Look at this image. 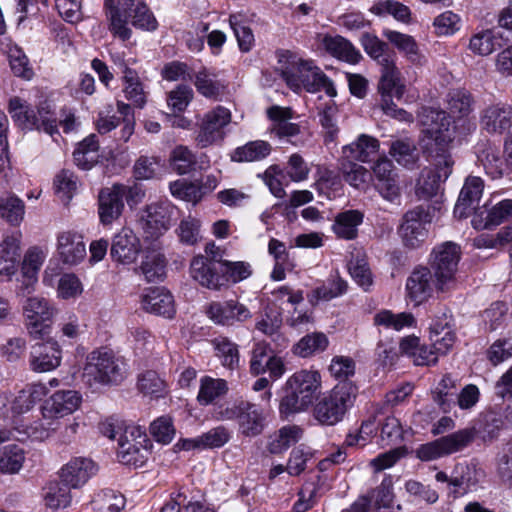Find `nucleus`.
<instances>
[{"mask_svg":"<svg viewBox=\"0 0 512 512\" xmlns=\"http://www.w3.org/2000/svg\"><path fill=\"white\" fill-rule=\"evenodd\" d=\"M322 45L327 53L350 64H356L362 58L361 53L346 38L336 35H325Z\"/></svg>","mask_w":512,"mask_h":512,"instance_id":"4c0bfd02","label":"nucleus"},{"mask_svg":"<svg viewBox=\"0 0 512 512\" xmlns=\"http://www.w3.org/2000/svg\"><path fill=\"white\" fill-rule=\"evenodd\" d=\"M229 24L242 52H249L254 45V35L243 14H231Z\"/></svg>","mask_w":512,"mask_h":512,"instance_id":"5fc2aeb1","label":"nucleus"},{"mask_svg":"<svg viewBox=\"0 0 512 512\" xmlns=\"http://www.w3.org/2000/svg\"><path fill=\"white\" fill-rule=\"evenodd\" d=\"M287 85L295 92L305 89L309 93L324 90L333 98L337 95L333 81L313 61L299 60L291 68L283 71Z\"/></svg>","mask_w":512,"mask_h":512,"instance_id":"6e6552de","label":"nucleus"},{"mask_svg":"<svg viewBox=\"0 0 512 512\" xmlns=\"http://www.w3.org/2000/svg\"><path fill=\"white\" fill-rule=\"evenodd\" d=\"M390 155L404 167H412L417 161L416 147L408 139L394 141L390 147Z\"/></svg>","mask_w":512,"mask_h":512,"instance_id":"e2e57ef3","label":"nucleus"},{"mask_svg":"<svg viewBox=\"0 0 512 512\" xmlns=\"http://www.w3.org/2000/svg\"><path fill=\"white\" fill-rule=\"evenodd\" d=\"M372 169L375 177V189L383 199L391 203L398 201L401 191L393 163L387 158H382L374 164Z\"/></svg>","mask_w":512,"mask_h":512,"instance_id":"f3484780","label":"nucleus"},{"mask_svg":"<svg viewBox=\"0 0 512 512\" xmlns=\"http://www.w3.org/2000/svg\"><path fill=\"white\" fill-rule=\"evenodd\" d=\"M314 400L315 399L306 396V394L298 388H295L286 382L284 387V396L279 404V413L281 418L289 419V417L294 416L295 414L307 411L313 404Z\"/></svg>","mask_w":512,"mask_h":512,"instance_id":"7c9ffc66","label":"nucleus"},{"mask_svg":"<svg viewBox=\"0 0 512 512\" xmlns=\"http://www.w3.org/2000/svg\"><path fill=\"white\" fill-rule=\"evenodd\" d=\"M215 418L220 421H237L239 432L245 437H256L265 428L263 410L257 404L244 399L217 406Z\"/></svg>","mask_w":512,"mask_h":512,"instance_id":"0eeeda50","label":"nucleus"},{"mask_svg":"<svg viewBox=\"0 0 512 512\" xmlns=\"http://www.w3.org/2000/svg\"><path fill=\"white\" fill-rule=\"evenodd\" d=\"M357 387L349 381H341L320 397L313 409L314 418L322 425L333 426L344 418L354 404Z\"/></svg>","mask_w":512,"mask_h":512,"instance_id":"39448f33","label":"nucleus"},{"mask_svg":"<svg viewBox=\"0 0 512 512\" xmlns=\"http://www.w3.org/2000/svg\"><path fill=\"white\" fill-rule=\"evenodd\" d=\"M484 188L480 177H468L460 191L454 207V215L457 218H466L471 211L477 209Z\"/></svg>","mask_w":512,"mask_h":512,"instance_id":"393cba45","label":"nucleus"},{"mask_svg":"<svg viewBox=\"0 0 512 512\" xmlns=\"http://www.w3.org/2000/svg\"><path fill=\"white\" fill-rule=\"evenodd\" d=\"M496 473L502 483L512 486V440L503 446L497 456Z\"/></svg>","mask_w":512,"mask_h":512,"instance_id":"774afa93","label":"nucleus"},{"mask_svg":"<svg viewBox=\"0 0 512 512\" xmlns=\"http://www.w3.org/2000/svg\"><path fill=\"white\" fill-rule=\"evenodd\" d=\"M293 111L288 107L273 105L267 109V117L272 121V132L279 137H292L300 132L299 126L290 122Z\"/></svg>","mask_w":512,"mask_h":512,"instance_id":"ea45409f","label":"nucleus"},{"mask_svg":"<svg viewBox=\"0 0 512 512\" xmlns=\"http://www.w3.org/2000/svg\"><path fill=\"white\" fill-rule=\"evenodd\" d=\"M28 333L34 339L43 338L48 334L45 322L52 320L58 310L44 297H29L23 306Z\"/></svg>","mask_w":512,"mask_h":512,"instance_id":"ddd939ff","label":"nucleus"},{"mask_svg":"<svg viewBox=\"0 0 512 512\" xmlns=\"http://www.w3.org/2000/svg\"><path fill=\"white\" fill-rule=\"evenodd\" d=\"M126 7L127 26L129 23L136 29L155 31L158 22L149 7L142 0H123Z\"/></svg>","mask_w":512,"mask_h":512,"instance_id":"c85d7f7f","label":"nucleus"},{"mask_svg":"<svg viewBox=\"0 0 512 512\" xmlns=\"http://www.w3.org/2000/svg\"><path fill=\"white\" fill-rule=\"evenodd\" d=\"M25 214L23 201L15 195H5L0 198V216L9 224L17 226Z\"/></svg>","mask_w":512,"mask_h":512,"instance_id":"6e6d98bb","label":"nucleus"},{"mask_svg":"<svg viewBox=\"0 0 512 512\" xmlns=\"http://www.w3.org/2000/svg\"><path fill=\"white\" fill-rule=\"evenodd\" d=\"M20 262L19 239L16 236H7L0 244V274L13 275Z\"/></svg>","mask_w":512,"mask_h":512,"instance_id":"79ce46f5","label":"nucleus"},{"mask_svg":"<svg viewBox=\"0 0 512 512\" xmlns=\"http://www.w3.org/2000/svg\"><path fill=\"white\" fill-rule=\"evenodd\" d=\"M99 142L95 134L84 138L73 152L76 166L82 170H90L99 158Z\"/></svg>","mask_w":512,"mask_h":512,"instance_id":"37998d69","label":"nucleus"},{"mask_svg":"<svg viewBox=\"0 0 512 512\" xmlns=\"http://www.w3.org/2000/svg\"><path fill=\"white\" fill-rule=\"evenodd\" d=\"M415 323V317L409 312L395 314L390 310H382L374 316L375 325L396 331H400L405 327H413Z\"/></svg>","mask_w":512,"mask_h":512,"instance_id":"603ef678","label":"nucleus"},{"mask_svg":"<svg viewBox=\"0 0 512 512\" xmlns=\"http://www.w3.org/2000/svg\"><path fill=\"white\" fill-rule=\"evenodd\" d=\"M123 0H104V9L109 22V31L113 36L126 41L131 38L132 30L127 26L126 7L122 5Z\"/></svg>","mask_w":512,"mask_h":512,"instance_id":"473e14b6","label":"nucleus"},{"mask_svg":"<svg viewBox=\"0 0 512 512\" xmlns=\"http://www.w3.org/2000/svg\"><path fill=\"white\" fill-rule=\"evenodd\" d=\"M434 288H437L436 278L428 267L415 268L406 281L407 295L415 305L431 297Z\"/></svg>","mask_w":512,"mask_h":512,"instance_id":"412c9836","label":"nucleus"},{"mask_svg":"<svg viewBox=\"0 0 512 512\" xmlns=\"http://www.w3.org/2000/svg\"><path fill=\"white\" fill-rule=\"evenodd\" d=\"M216 356L224 367L234 370L239 367L240 357L238 345L226 337H217L212 341Z\"/></svg>","mask_w":512,"mask_h":512,"instance_id":"864d4df0","label":"nucleus"},{"mask_svg":"<svg viewBox=\"0 0 512 512\" xmlns=\"http://www.w3.org/2000/svg\"><path fill=\"white\" fill-rule=\"evenodd\" d=\"M196 90L206 98L217 99L224 90V84L215 78V75L208 69L202 68L198 71L193 80Z\"/></svg>","mask_w":512,"mask_h":512,"instance_id":"3c124183","label":"nucleus"},{"mask_svg":"<svg viewBox=\"0 0 512 512\" xmlns=\"http://www.w3.org/2000/svg\"><path fill=\"white\" fill-rule=\"evenodd\" d=\"M380 79L378 82V92L381 96V100L402 99L406 86L401 82L400 71L396 66V63H391L380 68Z\"/></svg>","mask_w":512,"mask_h":512,"instance_id":"c756f323","label":"nucleus"},{"mask_svg":"<svg viewBox=\"0 0 512 512\" xmlns=\"http://www.w3.org/2000/svg\"><path fill=\"white\" fill-rule=\"evenodd\" d=\"M57 251L63 263L76 265L86 257L83 237L71 231L62 232L57 238Z\"/></svg>","mask_w":512,"mask_h":512,"instance_id":"a878e982","label":"nucleus"},{"mask_svg":"<svg viewBox=\"0 0 512 512\" xmlns=\"http://www.w3.org/2000/svg\"><path fill=\"white\" fill-rule=\"evenodd\" d=\"M8 112L22 129L43 131L50 136L58 134L57 119L51 104L41 102L35 111L26 100L12 97L8 103Z\"/></svg>","mask_w":512,"mask_h":512,"instance_id":"423d86ee","label":"nucleus"},{"mask_svg":"<svg viewBox=\"0 0 512 512\" xmlns=\"http://www.w3.org/2000/svg\"><path fill=\"white\" fill-rule=\"evenodd\" d=\"M460 255V246L450 241L444 242L432 250L429 269L434 273L438 290L444 291L445 285L453 280Z\"/></svg>","mask_w":512,"mask_h":512,"instance_id":"9b49d317","label":"nucleus"},{"mask_svg":"<svg viewBox=\"0 0 512 512\" xmlns=\"http://www.w3.org/2000/svg\"><path fill=\"white\" fill-rule=\"evenodd\" d=\"M142 250L141 242L135 232L123 227L112 239L110 256L113 261L123 264H133Z\"/></svg>","mask_w":512,"mask_h":512,"instance_id":"2eb2a0df","label":"nucleus"},{"mask_svg":"<svg viewBox=\"0 0 512 512\" xmlns=\"http://www.w3.org/2000/svg\"><path fill=\"white\" fill-rule=\"evenodd\" d=\"M171 194L181 200L192 203L193 205L201 201L204 196L202 187L199 183L188 182L184 179L171 182L169 185Z\"/></svg>","mask_w":512,"mask_h":512,"instance_id":"13d9d810","label":"nucleus"},{"mask_svg":"<svg viewBox=\"0 0 512 512\" xmlns=\"http://www.w3.org/2000/svg\"><path fill=\"white\" fill-rule=\"evenodd\" d=\"M45 259L44 252L34 247L30 249L25 255L23 265H22V273L26 287L33 284L37 280V273L41 268Z\"/></svg>","mask_w":512,"mask_h":512,"instance_id":"052dcab7","label":"nucleus"},{"mask_svg":"<svg viewBox=\"0 0 512 512\" xmlns=\"http://www.w3.org/2000/svg\"><path fill=\"white\" fill-rule=\"evenodd\" d=\"M141 303L143 309L149 313L167 318L173 317L175 313L173 296L164 288L156 287L149 289L142 296Z\"/></svg>","mask_w":512,"mask_h":512,"instance_id":"cd10ccee","label":"nucleus"},{"mask_svg":"<svg viewBox=\"0 0 512 512\" xmlns=\"http://www.w3.org/2000/svg\"><path fill=\"white\" fill-rule=\"evenodd\" d=\"M475 436L476 431L474 428H464L438 439L444 455L447 456L468 447L474 441Z\"/></svg>","mask_w":512,"mask_h":512,"instance_id":"09e8293b","label":"nucleus"},{"mask_svg":"<svg viewBox=\"0 0 512 512\" xmlns=\"http://www.w3.org/2000/svg\"><path fill=\"white\" fill-rule=\"evenodd\" d=\"M62 359V350L58 342L49 339L45 342L36 343L30 352V367L35 372H49L56 369Z\"/></svg>","mask_w":512,"mask_h":512,"instance_id":"6ab92c4d","label":"nucleus"},{"mask_svg":"<svg viewBox=\"0 0 512 512\" xmlns=\"http://www.w3.org/2000/svg\"><path fill=\"white\" fill-rule=\"evenodd\" d=\"M433 215L430 206L419 205L407 211L399 227V234L405 247L417 249L428 237V226Z\"/></svg>","mask_w":512,"mask_h":512,"instance_id":"9d476101","label":"nucleus"},{"mask_svg":"<svg viewBox=\"0 0 512 512\" xmlns=\"http://www.w3.org/2000/svg\"><path fill=\"white\" fill-rule=\"evenodd\" d=\"M360 42L364 51L378 63L380 68L395 62L391 55L387 53V43L380 40L377 36L364 33L361 36Z\"/></svg>","mask_w":512,"mask_h":512,"instance_id":"8fccbe9b","label":"nucleus"},{"mask_svg":"<svg viewBox=\"0 0 512 512\" xmlns=\"http://www.w3.org/2000/svg\"><path fill=\"white\" fill-rule=\"evenodd\" d=\"M351 277L367 291L372 285V275L364 255L353 256L348 265Z\"/></svg>","mask_w":512,"mask_h":512,"instance_id":"0e129e2a","label":"nucleus"},{"mask_svg":"<svg viewBox=\"0 0 512 512\" xmlns=\"http://www.w3.org/2000/svg\"><path fill=\"white\" fill-rule=\"evenodd\" d=\"M176 207L169 201L153 202L142 211L140 224L147 238L157 239L166 233L174 220Z\"/></svg>","mask_w":512,"mask_h":512,"instance_id":"f8f14e48","label":"nucleus"},{"mask_svg":"<svg viewBox=\"0 0 512 512\" xmlns=\"http://www.w3.org/2000/svg\"><path fill=\"white\" fill-rule=\"evenodd\" d=\"M313 458L312 450L304 445L292 449L286 465V471L291 476H298L305 471L307 463Z\"/></svg>","mask_w":512,"mask_h":512,"instance_id":"69168bd1","label":"nucleus"},{"mask_svg":"<svg viewBox=\"0 0 512 512\" xmlns=\"http://www.w3.org/2000/svg\"><path fill=\"white\" fill-rule=\"evenodd\" d=\"M363 218V213L358 210L341 212L335 217L332 229L339 238L355 239L358 235V226L363 222Z\"/></svg>","mask_w":512,"mask_h":512,"instance_id":"a19ab883","label":"nucleus"},{"mask_svg":"<svg viewBox=\"0 0 512 512\" xmlns=\"http://www.w3.org/2000/svg\"><path fill=\"white\" fill-rule=\"evenodd\" d=\"M71 487L61 482L50 483L45 494L46 505L52 509H64L71 503Z\"/></svg>","mask_w":512,"mask_h":512,"instance_id":"bf43d9fd","label":"nucleus"},{"mask_svg":"<svg viewBox=\"0 0 512 512\" xmlns=\"http://www.w3.org/2000/svg\"><path fill=\"white\" fill-rule=\"evenodd\" d=\"M82 397L75 390H59L51 394L41 405L42 420L30 427L34 438L44 440L57 429L58 419L75 412L81 404Z\"/></svg>","mask_w":512,"mask_h":512,"instance_id":"7ed1b4c3","label":"nucleus"},{"mask_svg":"<svg viewBox=\"0 0 512 512\" xmlns=\"http://www.w3.org/2000/svg\"><path fill=\"white\" fill-rule=\"evenodd\" d=\"M220 262H211L204 256L194 257L190 265L192 278L204 287L218 290L223 286Z\"/></svg>","mask_w":512,"mask_h":512,"instance_id":"b1692460","label":"nucleus"},{"mask_svg":"<svg viewBox=\"0 0 512 512\" xmlns=\"http://www.w3.org/2000/svg\"><path fill=\"white\" fill-rule=\"evenodd\" d=\"M482 214L483 212H480V214L473 217L472 224L475 228L488 229L492 226H497L512 216V200L505 199L499 201L486 211L485 218H482Z\"/></svg>","mask_w":512,"mask_h":512,"instance_id":"c03bdc74","label":"nucleus"},{"mask_svg":"<svg viewBox=\"0 0 512 512\" xmlns=\"http://www.w3.org/2000/svg\"><path fill=\"white\" fill-rule=\"evenodd\" d=\"M166 266L167 260L165 255L159 249L147 248L136 271H140L147 282H160L166 276Z\"/></svg>","mask_w":512,"mask_h":512,"instance_id":"f704fd0d","label":"nucleus"},{"mask_svg":"<svg viewBox=\"0 0 512 512\" xmlns=\"http://www.w3.org/2000/svg\"><path fill=\"white\" fill-rule=\"evenodd\" d=\"M483 472L477 469L475 465L459 463L452 471V489L451 495L454 498L465 495L479 483Z\"/></svg>","mask_w":512,"mask_h":512,"instance_id":"bb28decb","label":"nucleus"},{"mask_svg":"<svg viewBox=\"0 0 512 512\" xmlns=\"http://www.w3.org/2000/svg\"><path fill=\"white\" fill-rule=\"evenodd\" d=\"M97 471L96 464L89 458L75 457L60 470V479L71 488L84 485Z\"/></svg>","mask_w":512,"mask_h":512,"instance_id":"4be33fe9","label":"nucleus"},{"mask_svg":"<svg viewBox=\"0 0 512 512\" xmlns=\"http://www.w3.org/2000/svg\"><path fill=\"white\" fill-rule=\"evenodd\" d=\"M127 376V364L122 357L106 349L94 350L88 354L83 377L91 386L119 385Z\"/></svg>","mask_w":512,"mask_h":512,"instance_id":"20e7f679","label":"nucleus"},{"mask_svg":"<svg viewBox=\"0 0 512 512\" xmlns=\"http://www.w3.org/2000/svg\"><path fill=\"white\" fill-rule=\"evenodd\" d=\"M378 139L361 134L354 142L343 147V154L349 161L368 162L376 157L379 150Z\"/></svg>","mask_w":512,"mask_h":512,"instance_id":"e433bc0d","label":"nucleus"},{"mask_svg":"<svg viewBox=\"0 0 512 512\" xmlns=\"http://www.w3.org/2000/svg\"><path fill=\"white\" fill-rule=\"evenodd\" d=\"M122 188L113 184L111 187L103 188L98 195V215L103 225H110L123 213L124 200L121 197Z\"/></svg>","mask_w":512,"mask_h":512,"instance_id":"5701e85b","label":"nucleus"},{"mask_svg":"<svg viewBox=\"0 0 512 512\" xmlns=\"http://www.w3.org/2000/svg\"><path fill=\"white\" fill-rule=\"evenodd\" d=\"M231 122V112L223 106H216L204 114L196 137L200 147L205 148L225 137L224 128Z\"/></svg>","mask_w":512,"mask_h":512,"instance_id":"4468645a","label":"nucleus"},{"mask_svg":"<svg viewBox=\"0 0 512 512\" xmlns=\"http://www.w3.org/2000/svg\"><path fill=\"white\" fill-rule=\"evenodd\" d=\"M228 383L221 378L204 376L200 379V388L197 395V401L202 406H208L217 399L228 393Z\"/></svg>","mask_w":512,"mask_h":512,"instance_id":"a18cd8bd","label":"nucleus"},{"mask_svg":"<svg viewBox=\"0 0 512 512\" xmlns=\"http://www.w3.org/2000/svg\"><path fill=\"white\" fill-rule=\"evenodd\" d=\"M446 108L448 110V113L444 110L433 108V107H424L422 109V112L420 114V122L422 123V117L427 109L436 110L439 112H443L446 117L449 119L450 124V130L452 132V135L454 136V127H452V121L453 119H465L468 117V115L473 111L475 100L473 95L470 93V91L464 89V88H456L451 89L447 92L445 99Z\"/></svg>","mask_w":512,"mask_h":512,"instance_id":"dca6fc26","label":"nucleus"},{"mask_svg":"<svg viewBox=\"0 0 512 512\" xmlns=\"http://www.w3.org/2000/svg\"><path fill=\"white\" fill-rule=\"evenodd\" d=\"M328 346V338L325 334L315 332L302 337L294 346L293 351L296 355L306 358L315 353L324 351Z\"/></svg>","mask_w":512,"mask_h":512,"instance_id":"4d7b16f0","label":"nucleus"},{"mask_svg":"<svg viewBox=\"0 0 512 512\" xmlns=\"http://www.w3.org/2000/svg\"><path fill=\"white\" fill-rule=\"evenodd\" d=\"M453 316L445 305H438L429 326L431 346L421 345L413 357L415 365H431L439 355H446L454 346L456 335L452 329Z\"/></svg>","mask_w":512,"mask_h":512,"instance_id":"f03ea898","label":"nucleus"},{"mask_svg":"<svg viewBox=\"0 0 512 512\" xmlns=\"http://www.w3.org/2000/svg\"><path fill=\"white\" fill-rule=\"evenodd\" d=\"M220 271L223 275V285L226 282L232 281L233 283L240 282L247 279L252 274L251 265L244 261H228L220 262Z\"/></svg>","mask_w":512,"mask_h":512,"instance_id":"680f3d73","label":"nucleus"},{"mask_svg":"<svg viewBox=\"0 0 512 512\" xmlns=\"http://www.w3.org/2000/svg\"><path fill=\"white\" fill-rule=\"evenodd\" d=\"M383 35L403 53L406 59L412 64L421 66L426 63L425 56L420 52L417 42L411 35L390 29H384Z\"/></svg>","mask_w":512,"mask_h":512,"instance_id":"c9c22d12","label":"nucleus"},{"mask_svg":"<svg viewBox=\"0 0 512 512\" xmlns=\"http://www.w3.org/2000/svg\"><path fill=\"white\" fill-rule=\"evenodd\" d=\"M151 443L139 426H127L118 438L117 457L124 465L142 467L150 454Z\"/></svg>","mask_w":512,"mask_h":512,"instance_id":"1a4fd4ad","label":"nucleus"},{"mask_svg":"<svg viewBox=\"0 0 512 512\" xmlns=\"http://www.w3.org/2000/svg\"><path fill=\"white\" fill-rule=\"evenodd\" d=\"M125 502L123 495L107 490L96 496L93 505L98 512H119L124 508Z\"/></svg>","mask_w":512,"mask_h":512,"instance_id":"338daca9","label":"nucleus"},{"mask_svg":"<svg viewBox=\"0 0 512 512\" xmlns=\"http://www.w3.org/2000/svg\"><path fill=\"white\" fill-rule=\"evenodd\" d=\"M272 151V146L267 141L254 140L237 147L231 159L234 162H256L265 159Z\"/></svg>","mask_w":512,"mask_h":512,"instance_id":"49530a36","label":"nucleus"},{"mask_svg":"<svg viewBox=\"0 0 512 512\" xmlns=\"http://www.w3.org/2000/svg\"><path fill=\"white\" fill-rule=\"evenodd\" d=\"M206 313L214 323L223 326L243 323L252 317L250 310L244 304L233 299L210 303Z\"/></svg>","mask_w":512,"mask_h":512,"instance_id":"a211bd4d","label":"nucleus"},{"mask_svg":"<svg viewBox=\"0 0 512 512\" xmlns=\"http://www.w3.org/2000/svg\"><path fill=\"white\" fill-rule=\"evenodd\" d=\"M424 137L422 148L435 169L425 167L421 170L415 186V194L419 199L428 200L434 197L440 187L452 173L454 161L449 153L453 141L449 119L443 112L432 109L425 110L422 117Z\"/></svg>","mask_w":512,"mask_h":512,"instance_id":"f257e3e1","label":"nucleus"},{"mask_svg":"<svg viewBox=\"0 0 512 512\" xmlns=\"http://www.w3.org/2000/svg\"><path fill=\"white\" fill-rule=\"evenodd\" d=\"M347 287V282L338 274L331 275L307 294V300L311 305L316 306L321 301H330L345 294Z\"/></svg>","mask_w":512,"mask_h":512,"instance_id":"58836bf2","label":"nucleus"},{"mask_svg":"<svg viewBox=\"0 0 512 512\" xmlns=\"http://www.w3.org/2000/svg\"><path fill=\"white\" fill-rule=\"evenodd\" d=\"M477 158L482 164L486 174L492 179H498L504 175H508L510 169H512L507 159H502L499 148L492 144H486L482 149H478Z\"/></svg>","mask_w":512,"mask_h":512,"instance_id":"2f4dec72","label":"nucleus"},{"mask_svg":"<svg viewBox=\"0 0 512 512\" xmlns=\"http://www.w3.org/2000/svg\"><path fill=\"white\" fill-rule=\"evenodd\" d=\"M482 129L491 134H502L512 127V105L498 102L485 107L480 114Z\"/></svg>","mask_w":512,"mask_h":512,"instance_id":"aec40b11","label":"nucleus"},{"mask_svg":"<svg viewBox=\"0 0 512 512\" xmlns=\"http://www.w3.org/2000/svg\"><path fill=\"white\" fill-rule=\"evenodd\" d=\"M10 435L9 431H0V471L13 474L21 469L25 455L24 450L17 444L2 445L9 440Z\"/></svg>","mask_w":512,"mask_h":512,"instance_id":"72a5a7b5","label":"nucleus"},{"mask_svg":"<svg viewBox=\"0 0 512 512\" xmlns=\"http://www.w3.org/2000/svg\"><path fill=\"white\" fill-rule=\"evenodd\" d=\"M286 382L313 399L316 398V395L321 389V375L316 370L303 369L297 371L291 375Z\"/></svg>","mask_w":512,"mask_h":512,"instance_id":"de8ad7c7","label":"nucleus"}]
</instances>
